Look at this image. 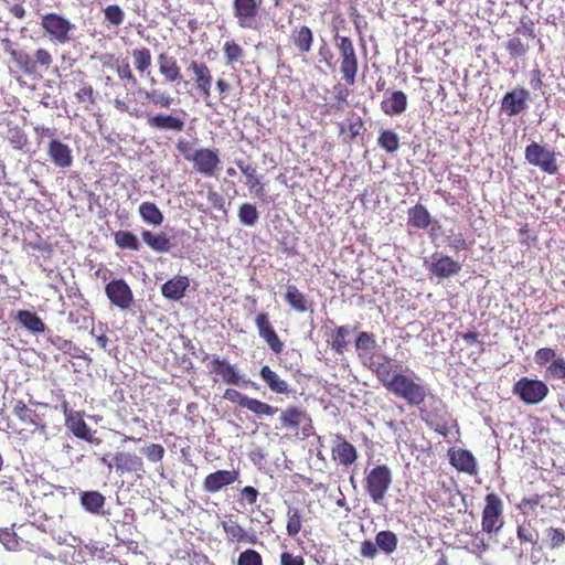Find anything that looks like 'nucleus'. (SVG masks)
Returning <instances> with one entry per match:
<instances>
[{
	"instance_id": "nucleus-54",
	"label": "nucleus",
	"mask_w": 565,
	"mask_h": 565,
	"mask_svg": "<svg viewBox=\"0 0 565 565\" xmlns=\"http://www.w3.org/2000/svg\"><path fill=\"white\" fill-rule=\"evenodd\" d=\"M76 102L79 104H88V105H95L96 104V93L94 87L88 84L84 83L79 89L75 93Z\"/></svg>"
},
{
	"instance_id": "nucleus-56",
	"label": "nucleus",
	"mask_w": 565,
	"mask_h": 565,
	"mask_svg": "<svg viewBox=\"0 0 565 565\" xmlns=\"http://www.w3.org/2000/svg\"><path fill=\"white\" fill-rule=\"evenodd\" d=\"M50 342L60 351L72 354L73 356H78L77 352L79 349L74 345L71 340L64 339L61 335H55L50 338Z\"/></svg>"
},
{
	"instance_id": "nucleus-11",
	"label": "nucleus",
	"mask_w": 565,
	"mask_h": 565,
	"mask_svg": "<svg viewBox=\"0 0 565 565\" xmlns=\"http://www.w3.org/2000/svg\"><path fill=\"white\" fill-rule=\"evenodd\" d=\"M530 100V90L524 86L516 85L503 95L501 110L509 117L518 116L526 111Z\"/></svg>"
},
{
	"instance_id": "nucleus-44",
	"label": "nucleus",
	"mask_w": 565,
	"mask_h": 565,
	"mask_svg": "<svg viewBox=\"0 0 565 565\" xmlns=\"http://www.w3.org/2000/svg\"><path fill=\"white\" fill-rule=\"evenodd\" d=\"M131 56H132L135 68L140 74L147 72L151 67L152 55H151V51L148 47L141 46V47L134 49L131 52Z\"/></svg>"
},
{
	"instance_id": "nucleus-38",
	"label": "nucleus",
	"mask_w": 565,
	"mask_h": 565,
	"mask_svg": "<svg viewBox=\"0 0 565 565\" xmlns=\"http://www.w3.org/2000/svg\"><path fill=\"white\" fill-rule=\"evenodd\" d=\"M105 497L98 491H84L81 493V504L93 514L100 512L105 505Z\"/></svg>"
},
{
	"instance_id": "nucleus-9",
	"label": "nucleus",
	"mask_w": 565,
	"mask_h": 565,
	"mask_svg": "<svg viewBox=\"0 0 565 565\" xmlns=\"http://www.w3.org/2000/svg\"><path fill=\"white\" fill-rule=\"evenodd\" d=\"M486 505L482 511L481 526L487 534L498 533L503 522V501L494 492L486 495Z\"/></svg>"
},
{
	"instance_id": "nucleus-36",
	"label": "nucleus",
	"mask_w": 565,
	"mask_h": 565,
	"mask_svg": "<svg viewBox=\"0 0 565 565\" xmlns=\"http://www.w3.org/2000/svg\"><path fill=\"white\" fill-rule=\"evenodd\" d=\"M17 320L21 326L33 333H41L45 330V323L35 312L19 310L17 313Z\"/></svg>"
},
{
	"instance_id": "nucleus-41",
	"label": "nucleus",
	"mask_w": 565,
	"mask_h": 565,
	"mask_svg": "<svg viewBox=\"0 0 565 565\" xmlns=\"http://www.w3.org/2000/svg\"><path fill=\"white\" fill-rule=\"evenodd\" d=\"M13 414L23 423L34 425L35 427H38L42 430L45 429L44 424L39 425L38 414L34 411L30 409L28 407V405L22 399H19L15 402V404L13 406Z\"/></svg>"
},
{
	"instance_id": "nucleus-62",
	"label": "nucleus",
	"mask_w": 565,
	"mask_h": 565,
	"mask_svg": "<svg viewBox=\"0 0 565 565\" xmlns=\"http://www.w3.org/2000/svg\"><path fill=\"white\" fill-rule=\"evenodd\" d=\"M518 537L521 542L535 544L537 542V532L531 527V524H522L518 526Z\"/></svg>"
},
{
	"instance_id": "nucleus-53",
	"label": "nucleus",
	"mask_w": 565,
	"mask_h": 565,
	"mask_svg": "<svg viewBox=\"0 0 565 565\" xmlns=\"http://www.w3.org/2000/svg\"><path fill=\"white\" fill-rule=\"evenodd\" d=\"M105 20L113 26H119L125 20V13L118 4H110L104 9Z\"/></svg>"
},
{
	"instance_id": "nucleus-28",
	"label": "nucleus",
	"mask_w": 565,
	"mask_h": 565,
	"mask_svg": "<svg viewBox=\"0 0 565 565\" xmlns=\"http://www.w3.org/2000/svg\"><path fill=\"white\" fill-rule=\"evenodd\" d=\"M354 347L358 351V356L364 365L365 361H370V358H372V361L375 362L374 354L369 355V353L377 347V342L373 333L367 331L359 332L354 341Z\"/></svg>"
},
{
	"instance_id": "nucleus-17",
	"label": "nucleus",
	"mask_w": 565,
	"mask_h": 565,
	"mask_svg": "<svg viewBox=\"0 0 565 565\" xmlns=\"http://www.w3.org/2000/svg\"><path fill=\"white\" fill-rule=\"evenodd\" d=\"M255 324L257 327L259 337L267 343L269 349L274 353L280 354L284 351V342L280 340L274 327L271 326L268 313H258L255 318Z\"/></svg>"
},
{
	"instance_id": "nucleus-16",
	"label": "nucleus",
	"mask_w": 565,
	"mask_h": 565,
	"mask_svg": "<svg viewBox=\"0 0 565 565\" xmlns=\"http://www.w3.org/2000/svg\"><path fill=\"white\" fill-rule=\"evenodd\" d=\"M428 271L440 278H449L461 270V264L454 260L450 256L435 253L431 255V262L427 264Z\"/></svg>"
},
{
	"instance_id": "nucleus-59",
	"label": "nucleus",
	"mask_w": 565,
	"mask_h": 565,
	"mask_svg": "<svg viewBox=\"0 0 565 565\" xmlns=\"http://www.w3.org/2000/svg\"><path fill=\"white\" fill-rule=\"evenodd\" d=\"M0 542L9 551H18L20 548V541L18 535L10 529L0 530Z\"/></svg>"
},
{
	"instance_id": "nucleus-58",
	"label": "nucleus",
	"mask_w": 565,
	"mask_h": 565,
	"mask_svg": "<svg viewBox=\"0 0 565 565\" xmlns=\"http://www.w3.org/2000/svg\"><path fill=\"white\" fill-rule=\"evenodd\" d=\"M236 564L237 565H263V557L257 551H255L253 548H247L238 555Z\"/></svg>"
},
{
	"instance_id": "nucleus-24",
	"label": "nucleus",
	"mask_w": 565,
	"mask_h": 565,
	"mask_svg": "<svg viewBox=\"0 0 565 565\" xmlns=\"http://www.w3.org/2000/svg\"><path fill=\"white\" fill-rule=\"evenodd\" d=\"M47 156L52 163L61 169L73 164V153L68 145L58 139H52L47 146Z\"/></svg>"
},
{
	"instance_id": "nucleus-32",
	"label": "nucleus",
	"mask_w": 565,
	"mask_h": 565,
	"mask_svg": "<svg viewBox=\"0 0 565 565\" xmlns=\"http://www.w3.org/2000/svg\"><path fill=\"white\" fill-rule=\"evenodd\" d=\"M259 375L271 392L277 394H288L290 392L288 383L280 379L268 365L262 366Z\"/></svg>"
},
{
	"instance_id": "nucleus-12",
	"label": "nucleus",
	"mask_w": 565,
	"mask_h": 565,
	"mask_svg": "<svg viewBox=\"0 0 565 565\" xmlns=\"http://www.w3.org/2000/svg\"><path fill=\"white\" fill-rule=\"evenodd\" d=\"M263 0H233V14L242 29H254Z\"/></svg>"
},
{
	"instance_id": "nucleus-52",
	"label": "nucleus",
	"mask_w": 565,
	"mask_h": 565,
	"mask_svg": "<svg viewBox=\"0 0 565 565\" xmlns=\"http://www.w3.org/2000/svg\"><path fill=\"white\" fill-rule=\"evenodd\" d=\"M505 50L512 58H519L526 54L529 45L524 43L520 38L513 36L508 40Z\"/></svg>"
},
{
	"instance_id": "nucleus-47",
	"label": "nucleus",
	"mask_w": 565,
	"mask_h": 565,
	"mask_svg": "<svg viewBox=\"0 0 565 565\" xmlns=\"http://www.w3.org/2000/svg\"><path fill=\"white\" fill-rule=\"evenodd\" d=\"M377 143L386 152L393 153L399 148V138L394 130L385 129L380 132Z\"/></svg>"
},
{
	"instance_id": "nucleus-14",
	"label": "nucleus",
	"mask_w": 565,
	"mask_h": 565,
	"mask_svg": "<svg viewBox=\"0 0 565 565\" xmlns=\"http://www.w3.org/2000/svg\"><path fill=\"white\" fill-rule=\"evenodd\" d=\"M105 294L110 303L121 310H127L134 303V294L129 285L122 279H113L105 286Z\"/></svg>"
},
{
	"instance_id": "nucleus-33",
	"label": "nucleus",
	"mask_w": 565,
	"mask_h": 565,
	"mask_svg": "<svg viewBox=\"0 0 565 565\" xmlns=\"http://www.w3.org/2000/svg\"><path fill=\"white\" fill-rule=\"evenodd\" d=\"M363 127L362 117L352 113L347 126L343 122L339 124V135L345 143H350L361 135Z\"/></svg>"
},
{
	"instance_id": "nucleus-45",
	"label": "nucleus",
	"mask_w": 565,
	"mask_h": 565,
	"mask_svg": "<svg viewBox=\"0 0 565 565\" xmlns=\"http://www.w3.org/2000/svg\"><path fill=\"white\" fill-rule=\"evenodd\" d=\"M114 241L120 249L139 250L140 243L138 237L130 231L119 230L114 234Z\"/></svg>"
},
{
	"instance_id": "nucleus-20",
	"label": "nucleus",
	"mask_w": 565,
	"mask_h": 565,
	"mask_svg": "<svg viewBox=\"0 0 565 565\" xmlns=\"http://www.w3.org/2000/svg\"><path fill=\"white\" fill-rule=\"evenodd\" d=\"M207 367L211 373L218 375L221 380L226 384L239 385L242 383V376L239 375L235 365L231 364L225 359L213 356L212 360L207 363Z\"/></svg>"
},
{
	"instance_id": "nucleus-13",
	"label": "nucleus",
	"mask_w": 565,
	"mask_h": 565,
	"mask_svg": "<svg viewBox=\"0 0 565 565\" xmlns=\"http://www.w3.org/2000/svg\"><path fill=\"white\" fill-rule=\"evenodd\" d=\"M196 172L205 177H215L221 163L217 149L200 148L194 150L191 158Z\"/></svg>"
},
{
	"instance_id": "nucleus-3",
	"label": "nucleus",
	"mask_w": 565,
	"mask_h": 565,
	"mask_svg": "<svg viewBox=\"0 0 565 565\" xmlns=\"http://www.w3.org/2000/svg\"><path fill=\"white\" fill-rule=\"evenodd\" d=\"M392 482V469L385 463L376 465L365 470L364 490L376 504H381L385 500Z\"/></svg>"
},
{
	"instance_id": "nucleus-46",
	"label": "nucleus",
	"mask_w": 565,
	"mask_h": 565,
	"mask_svg": "<svg viewBox=\"0 0 565 565\" xmlns=\"http://www.w3.org/2000/svg\"><path fill=\"white\" fill-rule=\"evenodd\" d=\"M350 334V328L348 326L335 327L330 342L331 350L337 354L342 355L348 347V335Z\"/></svg>"
},
{
	"instance_id": "nucleus-21",
	"label": "nucleus",
	"mask_w": 565,
	"mask_h": 565,
	"mask_svg": "<svg viewBox=\"0 0 565 565\" xmlns=\"http://www.w3.org/2000/svg\"><path fill=\"white\" fill-rule=\"evenodd\" d=\"M65 426L78 439L95 445L102 443V439L94 437L95 431L84 420V412L77 411L74 413V415L65 420Z\"/></svg>"
},
{
	"instance_id": "nucleus-50",
	"label": "nucleus",
	"mask_w": 565,
	"mask_h": 565,
	"mask_svg": "<svg viewBox=\"0 0 565 565\" xmlns=\"http://www.w3.org/2000/svg\"><path fill=\"white\" fill-rule=\"evenodd\" d=\"M259 214L256 206L252 203H243L238 207L239 222L245 226H254L258 221Z\"/></svg>"
},
{
	"instance_id": "nucleus-35",
	"label": "nucleus",
	"mask_w": 565,
	"mask_h": 565,
	"mask_svg": "<svg viewBox=\"0 0 565 565\" xmlns=\"http://www.w3.org/2000/svg\"><path fill=\"white\" fill-rule=\"evenodd\" d=\"M419 409L422 418L430 428H433L436 433L443 436L448 435L450 426L448 424V420L443 415H439L436 411L433 409L422 407Z\"/></svg>"
},
{
	"instance_id": "nucleus-7",
	"label": "nucleus",
	"mask_w": 565,
	"mask_h": 565,
	"mask_svg": "<svg viewBox=\"0 0 565 565\" xmlns=\"http://www.w3.org/2000/svg\"><path fill=\"white\" fill-rule=\"evenodd\" d=\"M335 46L340 55V72L342 79L353 86L359 72V57L352 40L348 36H335Z\"/></svg>"
},
{
	"instance_id": "nucleus-37",
	"label": "nucleus",
	"mask_w": 565,
	"mask_h": 565,
	"mask_svg": "<svg viewBox=\"0 0 565 565\" xmlns=\"http://www.w3.org/2000/svg\"><path fill=\"white\" fill-rule=\"evenodd\" d=\"M141 237L151 249L158 253H167L171 248L170 239L166 233L154 234L146 230L141 233Z\"/></svg>"
},
{
	"instance_id": "nucleus-10",
	"label": "nucleus",
	"mask_w": 565,
	"mask_h": 565,
	"mask_svg": "<svg viewBox=\"0 0 565 565\" xmlns=\"http://www.w3.org/2000/svg\"><path fill=\"white\" fill-rule=\"evenodd\" d=\"M512 392L523 403L535 405L547 396L550 390L543 381L524 376L514 383Z\"/></svg>"
},
{
	"instance_id": "nucleus-57",
	"label": "nucleus",
	"mask_w": 565,
	"mask_h": 565,
	"mask_svg": "<svg viewBox=\"0 0 565 565\" xmlns=\"http://www.w3.org/2000/svg\"><path fill=\"white\" fill-rule=\"evenodd\" d=\"M142 454L150 462H159L166 455V449L160 444H149L142 448Z\"/></svg>"
},
{
	"instance_id": "nucleus-1",
	"label": "nucleus",
	"mask_w": 565,
	"mask_h": 565,
	"mask_svg": "<svg viewBox=\"0 0 565 565\" xmlns=\"http://www.w3.org/2000/svg\"><path fill=\"white\" fill-rule=\"evenodd\" d=\"M384 362H373L370 358L365 366L370 369L380 383L394 396L403 399L408 406L420 407L427 397L425 385L402 372L401 364H392L391 359L383 355Z\"/></svg>"
},
{
	"instance_id": "nucleus-42",
	"label": "nucleus",
	"mask_w": 565,
	"mask_h": 565,
	"mask_svg": "<svg viewBox=\"0 0 565 565\" xmlns=\"http://www.w3.org/2000/svg\"><path fill=\"white\" fill-rule=\"evenodd\" d=\"M223 54L226 65L231 66L242 62L245 55L243 46L239 45L235 40H227L224 42Z\"/></svg>"
},
{
	"instance_id": "nucleus-29",
	"label": "nucleus",
	"mask_w": 565,
	"mask_h": 565,
	"mask_svg": "<svg viewBox=\"0 0 565 565\" xmlns=\"http://www.w3.org/2000/svg\"><path fill=\"white\" fill-rule=\"evenodd\" d=\"M290 41L300 54H307L313 44V33L309 26L300 25L292 29Z\"/></svg>"
},
{
	"instance_id": "nucleus-30",
	"label": "nucleus",
	"mask_w": 565,
	"mask_h": 565,
	"mask_svg": "<svg viewBox=\"0 0 565 565\" xmlns=\"http://www.w3.org/2000/svg\"><path fill=\"white\" fill-rule=\"evenodd\" d=\"M407 108V96L403 90H394L391 96L381 102V109L387 116L403 114Z\"/></svg>"
},
{
	"instance_id": "nucleus-19",
	"label": "nucleus",
	"mask_w": 565,
	"mask_h": 565,
	"mask_svg": "<svg viewBox=\"0 0 565 565\" xmlns=\"http://www.w3.org/2000/svg\"><path fill=\"white\" fill-rule=\"evenodd\" d=\"M147 125L160 131L181 132L185 128V121L181 116L166 113L148 115Z\"/></svg>"
},
{
	"instance_id": "nucleus-15",
	"label": "nucleus",
	"mask_w": 565,
	"mask_h": 565,
	"mask_svg": "<svg viewBox=\"0 0 565 565\" xmlns=\"http://www.w3.org/2000/svg\"><path fill=\"white\" fill-rule=\"evenodd\" d=\"M113 462L119 475L136 473L140 478L146 473L142 458L135 452L117 451L113 456Z\"/></svg>"
},
{
	"instance_id": "nucleus-51",
	"label": "nucleus",
	"mask_w": 565,
	"mask_h": 565,
	"mask_svg": "<svg viewBox=\"0 0 565 565\" xmlns=\"http://www.w3.org/2000/svg\"><path fill=\"white\" fill-rule=\"evenodd\" d=\"M244 408H247L257 416H274L278 408L256 398H248Z\"/></svg>"
},
{
	"instance_id": "nucleus-23",
	"label": "nucleus",
	"mask_w": 565,
	"mask_h": 565,
	"mask_svg": "<svg viewBox=\"0 0 565 565\" xmlns=\"http://www.w3.org/2000/svg\"><path fill=\"white\" fill-rule=\"evenodd\" d=\"M335 445L332 447V458L343 467L353 465L358 459L356 448L344 436L335 435Z\"/></svg>"
},
{
	"instance_id": "nucleus-5",
	"label": "nucleus",
	"mask_w": 565,
	"mask_h": 565,
	"mask_svg": "<svg viewBox=\"0 0 565 565\" xmlns=\"http://www.w3.org/2000/svg\"><path fill=\"white\" fill-rule=\"evenodd\" d=\"M186 71L191 74L195 95L202 98L207 107H212L214 77L211 67L203 61L191 60L186 65Z\"/></svg>"
},
{
	"instance_id": "nucleus-6",
	"label": "nucleus",
	"mask_w": 565,
	"mask_h": 565,
	"mask_svg": "<svg viewBox=\"0 0 565 565\" xmlns=\"http://www.w3.org/2000/svg\"><path fill=\"white\" fill-rule=\"evenodd\" d=\"M557 156L558 153L553 148L536 141L529 143L524 150V158L530 166L552 175L559 170Z\"/></svg>"
},
{
	"instance_id": "nucleus-49",
	"label": "nucleus",
	"mask_w": 565,
	"mask_h": 565,
	"mask_svg": "<svg viewBox=\"0 0 565 565\" xmlns=\"http://www.w3.org/2000/svg\"><path fill=\"white\" fill-rule=\"evenodd\" d=\"M287 524L286 531L287 535L290 537H295L299 534L302 527V515L300 511L296 508H289L287 512Z\"/></svg>"
},
{
	"instance_id": "nucleus-61",
	"label": "nucleus",
	"mask_w": 565,
	"mask_h": 565,
	"mask_svg": "<svg viewBox=\"0 0 565 565\" xmlns=\"http://www.w3.org/2000/svg\"><path fill=\"white\" fill-rule=\"evenodd\" d=\"M116 73L119 79L127 81L134 86L138 84V79L135 76L128 61L122 60L121 63L116 66Z\"/></svg>"
},
{
	"instance_id": "nucleus-43",
	"label": "nucleus",
	"mask_w": 565,
	"mask_h": 565,
	"mask_svg": "<svg viewBox=\"0 0 565 565\" xmlns=\"http://www.w3.org/2000/svg\"><path fill=\"white\" fill-rule=\"evenodd\" d=\"M139 214L146 223L152 225H161L164 218L162 212L153 202L141 203Z\"/></svg>"
},
{
	"instance_id": "nucleus-40",
	"label": "nucleus",
	"mask_w": 565,
	"mask_h": 565,
	"mask_svg": "<svg viewBox=\"0 0 565 565\" xmlns=\"http://www.w3.org/2000/svg\"><path fill=\"white\" fill-rule=\"evenodd\" d=\"M375 541L379 550L386 555L393 554L398 546L397 535L390 530H384L376 533Z\"/></svg>"
},
{
	"instance_id": "nucleus-4",
	"label": "nucleus",
	"mask_w": 565,
	"mask_h": 565,
	"mask_svg": "<svg viewBox=\"0 0 565 565\" xmlns=\"http://www.w3.org/2000/svg\"><path fill=\"white\" fill-rule=\"evenodd\" d=\"M40 28L44 35L55 44H67L73 40L75 24L66 17L56 12L40 14Z\"/></svg>"
},
{
	"instance_id": "nucleus-27",
	"label": "nucleus",
	"mask_w": 565,
	"mask_h": 565,
	"mask_svg": "<svg viewBox=\"0 0 565 565\" xmlns=\"http://www.w3.org/2000/svg\"><path fill=\"white\" fill-rule=\"evenodd\" d=\"M190 281L186 276H175L166 281L161 287V294L170 300H180L184 297Z\"/></svg>"
},
{
	"instance_id": "nucleus-39",
	"label": "nucleus",
	"mask_w": 565,
	"mask_h": 565,
	"mask_svg": "<svg viewBox=\"0 0 565 565\" xmlns=\"http://www.w3.org/2000/svg\"><path fill=\"white\" fill-rule=\"evenodd\" d=\"M430 222V214L424 205L416 204L408 210V224L413 227L427 228Z\"/></svg>"
},
{
	"instance_id": "nucleus-63",
	"label": "nucleus",
	"mask_w": 565,
	"mask_h": 565,
	"mask_svg": "<svg viewBox=\"0 0 565 565\" xmlns=\"http://www.w3.org/2000/svg\"><path fill=\"white\" fill-rule=\"evenodd\" d=\"M556 359V351L552 348H541L534 354V361L537 365L543 366Z\"/></svg>"
},
{
	"instance_id": "nucleus-26",
	"label": "nucleus",
	"mask_w": 565,
	"mask_h": 565,
	"mask_svg": "<svg viewBox=\"0 0 565 565\" xmlns=\"http://www.w3.org/2000/svg\"><path fill=\"white\" fill-rule=\"evenodd\" d=\"M237 168L245 175V184L250 192H254L257 198L265 195V185L260 182V177L257 173L256 167L250 163H246L243 160L235 161Z\"/></svg>"
},
{
	"instance_id": "nucleus-60",
	"label": "nucleus",
	"mask_w": 565,
	"mask_h": 565,
	"mask_svg": "<svg viewBox=\"0 0 565 565\" xmlns=\"http://www.w3.org/2000/svg\"><path fill=\"white\" fill-rule=\"evenodd\" d=\"M207 189V201L212 209L226 213L225 200L211 184H206Z\"/></svg>"
},
{
	"instance_id": "nucleus-18",
	"label": "nucleus",
	"mask_w": 565,
	"mask_h": 565,
	"mask_svg": "<svg viewBox=\"0 0 565 565\" xmlns=\"http://www.w3.org/2000/svg\"><path fill=\"white\" fill-rule=\"evenodd\" d=\"M238 470H217L212 473H209L204 478L202 482V488L207 493H216L221 491L224 487H227L238 481Z\"/></svg>"
},
{
	"instance_id": "nucleus-22",
	"label": "nucleus",
	"mask_w": 565,
	"mask_h": 565,
	"mask_svg": "<svg viewBox=\"0 0 565 565\" xmlns=\"http://www.w3.org/2000/svg\"><path fill=\"white\" fill-rule=\"evenodd\" d=\"M448 457L450 465L458 471L470 476L477 475V460L469 450L462 448H451L448 451Z\"/></svg>"
},
{
	"instance_id": "nucleus-48",
	"label": "nucleus",
	"mask_w": 565,
	"mask_h": 565,
	"mask_svg": "<svg viewBox=\"0 0 565 565\" xmlns=\"http://www.w3.org/2000/svg\"><path fill=\"white\" fill-rule=\"evenodd\" d=\"M145 97L152 105L166 109L170 108L174 103V98L170 94L159 89L145 90Z\"/></svg>"
},
{
	"instance_id": "nucleus-25",
	"label": "nucleus",
	"mask_w": 565,
	"mask_h": 565,
	"mask_svg": "<svg viewBox=\"0 0 565 565\" xmlns=\"http://www.w3.org/2000/svg\"><path fill=\"white\" fill-rule=\"evenodd\" d=\"M159 73L169 83H179L183 79L181 68L175 57L160 53L157 57Z\"/></svg>"
},
{
	"instance_id": "nucleus-34",
	"label": "nucleus",
	"mask_w": 565,
	"mask_h": 565,
	"mask_svg": "<svg viewBox=\"0 0 565 565\" xmlns=\"http://www.w3.org/2000/svg\"><path fill=\"white\" fill-rule=\"evenodd\" d=\"M285 300L292 310L300 313L306 312L310 307V302L307 299V296L301 292L295 285L287 286Z\"/></svg>"
},
{
	"instance_id": "nucleus-55",
	"label": "nucleus",
	"mask_w": 565,
	"mask_h": 565,
	"mask_svg": "<svg viewBox=\"0 0 565 565\" xmlns=\"http://www.w3.org/2000/svg\"><path fill=\"white\" fill-rule=\"evenodd\" d=\"M546 376L554 380L565 379V359L563 356H556V359L550 363L546 367Z\"/></svg>"
},
{
	"instance_id": "nucleus-31",
	"label": "nucleus",
	"mask_w": 565,
	"mask_h": 565,
	"mask_svg": "<svg viewBox=\"0 0 565 565\" xmlns=\"http://www.w3.org/2000/svg\"><path fill=\"white\" fill-rule=\"evenodd\" d=\"M222 527L227 535L228 541L245 542L249 544H256L258 541L254 533L248 534L246 530L234 520L223 521Z\"/></svg>"
},
{
	"instance_id": "nucleus-8",
	"label": "nucleus",
	"mask_w": 565,
	"mask_h": 565,
	"mask_svg": "<svg viewBox=\"0 0 565 565\" xmlns=\"http://www.w3.org/2000/svg\"><path fill=\"white\" fill-rule=\"evenodd\" d=\"M281 428L294 431L296 435L301 428L302 438H308L315 434V427L311 417L306 411L297 406H288L280 413Z\"/></svg>"
},
{
	"instance_id": "nucleus-2",
	"label": "nucleus",
	"mask_w": 565,
	"mask_h": 565,
	"mask_svg": "<svg viewBox=\"0 0 565 565\" xmlns=\"http://www.w3.org/2000/svg\"><path fill=\"white\" fill-rule=\"evenodd\" d=\"M6 52L10 55L14 65L26 76H38L45 73L53 64V55L45 47H38L33 55L23 50L13 47V42L9 39L1 40Z\"/></svg>"
},
{
	"instance_id": "nucleus-64",
	"label": "nucleus",
	"mask_w": 565,
	"mask_h": 565,
	"mask_svg": "<svg viewBox=\"0 0 565 565\" xmlns=\"http://www.w3.org/2000/svg\"><path fill=\"white\" fill-rule=\"evenodd\" d=\"M546 535L552 548L559 547L565 543V532L562 529L550 527Z\"/></svg>"
}]
</instances>
